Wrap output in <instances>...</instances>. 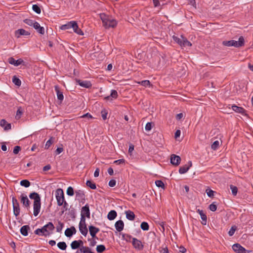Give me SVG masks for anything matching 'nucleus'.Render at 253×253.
I'll use <instances>...</instances> for the list:
<instances>
[{"label":"nucleus","mask_w":253,"mask_h":253,"mask_svg":"<svg viewBox=\"0 0 253 253\" xmlns=\"http://www.w3.org/2000/svg\"><path fill=\"white\" fill-rule=\"evenodd\" d=\"M55 227L53 223L49 222L47 224L44 225L42 228H38L35 231V233L39 236H49Z\"/></svg>","instance_id":"f257e3e1"},{"label":"nucleus","mask_w":253,"mask_h":253,"mask_svg":"<svg viewBox=\"0 0 253 253\" xmlns=\"http://www.w3.org/2000/svg\"><path fill=\"white\" fill-rule=\"evenodd\" d=\"M100 17L102 21L104 27L105 28H115L117 25V22L116 20L112 19L109 16L104 13H101Z\"/></svg>","instance_id":"f03ea898"},{"label":"nucleus","mask_w":253,"mask_h":253,"mask_svg":"<svg viewBox=\"0 0 253 253\" xmlns=\"http://www.w3.org/2000/svg\"><path fill=\"white\" fill-rule=\"evenodd\" d=\"M71 28L73 29L74 32L79 35H83L84 33L78 27L77 22L72 21L68 22L67 24L62 25L60 29L63 30H67Z\"/></svg>","instance_id":"7ed1b4c3"},{"label":"nucleus","mask_w":253,"mask_h":253,"mask_svg":"<svg viewBox=\"0 0 253 253\" xmlns=\"http://www.w3.org/2000/svg\"><path fill=\"white\" fill-rule=\"evenodd\" d=\"M55 197L58 206H61L65 202L63 191L61 188H58L55 192Z\"/></svg>","instance_id":"20e7f679"},{"label":"nucleus","mask_w":253,"mask_h":253,"mask_svg":"<svg viewBox=\"0 0 253 253\" xmlns=\"http://www.w3.org/2000/svg\"><path fill=\"white\" fill-rule=\"evenodd\" d=\"M12 203L13 213L15 216H18L20 214V209L17 200L14 196L12 197Z\"/></svg>","instance_id":"39448f33"},{"label":"nucleus","mask_w":253,"mask_h":253,"mask_svg":"<svg viewBox=\"0 0 253 253\" xmlns=\"http://www.w3.org/2000/svg\"><path fill=\"white\" fill-rule=\"evenodd\" d=\"M232 249L237 253H249L250 251L246 250L239 244H235L232 246Z\"/></svg>","instance_id":"423d86ee"},{"label":"nucleus","mask_w":253,"mask_h":253,"mask_svg":"<svg viewBox=\"0 0 253 253\" xmlns=\"http://www.w3.org/2000/svg\"><path fill=\"white\" fill-rule=\"evenodd\" d=\"M21 202L28 210L30 209V202L26 195L22 194L20 196Z\"/></svg>","instance_id":"0eeeda50"},{"label":"nucleus","mask_w":253,"mask_h":253,"mask_svg":"<svg viewBox=\"0 0 253 253\" xmlns=\"http://www.w3.org/2000/svg\"><path fill=\"white\" fill-rule=\"evenodd\" d=\"M132 244L134 248L137 250L141 251L143 249V245L142 242L136 238H132Z\"/></svg>","instance_id":"6e6552de"},{"label":"nucleus","mask_w":253,"mask_h":253,"mask_svg":"<svg viewBox=\"0 0 253 253\" xmlns=\"http://www.w3.org/2000/svg\"><path fill=\"white\" fill-rule=\"evenodd\" d=\"M75 81L80 86L84 88H89L92 86L91 83L88 81H82L77 79H76Z\"/></svg>","instance_id":"1a4fd4ad"},{"label":"nucleus","mask_w":253,"mask_h":253,"mask_svg":"<svg viewBox=\"0 0 253 253\" xmlns=\"http://www.w3.org/2000/svg\"><path fill=\"white\" fill-rule=\"evenodd\" d=\"M41 207V201L34 202V215L37 216L40 212Z\"/></svg>","instance_id":"9d476101"},{"label":"nucleus","mask_w":253,"mask_h":253,"mask_svg":"<svg viewBox=\"0 0 253 253\" xmlns=\"http://www.w3.org/2000/svg\"><path fill=\"white\" fill-rule=\"evenodd\" d=\"M181 161V158L177 155L175 154H172L170 157V163L171 164L174 166H178Z\"/></svg>","instance_id":"9b49d317"},{"label":"nucleus","mask_w":253,"mask_h":253,"mask_svg":"<svg viewBox=\"0 0 253 253\" xmlns=\"http://www.w3.org/2000/svg\"><path fill=\"white\" fill-rule=\"evenodd\" d=\"M192 166V163L191 161H189L187 164L185 165L180 167L179 169V172L181 174H183L186 172Z\"/></svg>","instance_id":"f8f14e48"},{"label":"nucleus","mask_w":253,"mask_h":253,"mask_svg":"<svg viewBox=\"0 0 253 253\" xmlns=\"http://www.w3.org/2000/svg\"><path fill=\"white\" fill-rule=\"evenodd\" d=\"M8 62L10 64L14 65L15 66H18L22 64L24 61L21 58L16 60L13 57H11L8 59Z\"/></svg>","instance_id":"ddd939ff"},{"label":"nucleus","mask_w":253,"mask_h":253,"mask_svg":"<svg viewBox=\"0 0 253 253\" xmlns=\"http://www.w3.org/2000/svg\"><path fill=\"white\" fill-rule=\"evenodd\" d=\"M30 33L23 29H20L15 31V36L17 38H20L21 36H29Z\"/></svg>","instance_id":"4468645a"},{"label":"nucleus","mask_w":253,"mask_h":253,"mask_svg":"<svg viewBox=\"0 0 253 253\" xmlns=\"http://www.w3.org/2000/svg\"><path fill=\"white\" fill-rule=\"evenodd\" d=\"M232 42H233V46H234V47H239L242 46L244 45V43H245L244 38L243 37L241 36L239 38L238 41L233 40Z\"/></svg>","instance_id":"2eb2a0df"},{"label":"nucleus","mask_w":253,"mask_h":253,"mask_svg":"<svg viewBox=\"0 0 253 253\" xmlns=\"http://www.w3.org/2000/svg\"><path fill=\"white\" fill-rule=\"evenodd\" d=\"M81 215H83L84 217L90 218V211L88 205H85L82 208Z\"/></svg>","instance_id":"dca6fc26"},{"label":"nucleus","mask_w":253,"mask_h":253,"mask_svg":"<svg viewBox=\"0 0 253 253\" xmlns=\"http://www.w3.org/2000/svg\"><path fill=\"white\" fill-rule=\"evenodd\" d=\"M231 108L233 109V110L235 112L240 113L243 115H247L246 113L245 109L241 107H239L235 105H233L231 106Z\"/></svg>","instance_id":"f3484780"},{"label":"nucleus","mask_w":253,"mask_h":253,"mask_svg":"<svg viewBox=\"0 0 253 253\" xmlns=\"http://www.w3.org/2000/svg\"><path fill=\"white\" fill-rule=\"evenodd\" d=\"M115 227L116 230L118 232H121L124 228V223L123 221L119 220L116 222Z\"/></svg>","instance_id":"a211bd4d"},{"label":"nucleus","mask_w":253,"mask_h":253,"mask_svg":"<svg viewBox=\"0 0 253 253\" xmlns=\"http://www.w3.org/2000/svg\"><path fill=\"white\" fill-rule=\"evenodd\" d=\"M88 229L90 234L92 238L95 237L96 236V234L99 231V228L92 225L89 226Z\"/></svg>","instance_id":"6ab92c4d"},{"label":"nucleus","mask_w":253,"mask_h":253,"mask_svg":"<svg viewBox=\"0 0 253 253\" xmlns=\"http://www.w3.org/2000/svg\"><path fill=\"white\" fill-rule=\"evenodd\" d=\"M197 212L200 215L201 218L202 219V224L203 225H206L207 223V215L203 212L202 210L200 209H198L197 210Z\"/></svg>","instance_id":"aec40b11"},{"label":"nucleus","mask_w":253,"mask_h":253,"mask_svg":"<svg viewBox=\"0 0 253 253\" xmlns=\"http://www.w3.org/2000/svg\"><path fill=\"white\" fill-rule=\"evenodd\" d=\"M33 27L37 30V31L39 33L42 35H43L44 34V28L43 27H41L38 22H36V23H34Z\"/></svg>","instance_id":"412c9836"},{"label":"nucleus","mask_w":253,"mask_h":253,"mask_svg":"<svg viewBox=\"0 0 253 253\" xmlns=\"http://www.w3.org/2000/svg\"><path fill=\"white\" fill-rule=\"evenodd\" d=\"M30 229L29 225H24L21 227L20 233L24 236H27L28 235V231Z\"/></svg>","instance_id":"4be33fe9"},{"label":"nucleus","mask_w":253,"mask_h":253,"mask_svg":"<svg viewBox=\"0 0 253 253\" xmlns=\"http://www.w3.org/2000/svg\"><path fill=\"white\" fill-rule=\"evenodd\" d=\"M0 125L2 127H4V130H9L11 129V124L7 123V122L4 119H2L0 121Z\"/></svg>","instance_id":"5701e85b"},{"label":"nucleus","mask_w":253,"mask_h":253,"mask_svg":"<svg viewBox=\"0 0 253 253\" xmlns=\"http://www.w3.org/2000/svg\"><path fill=\"white\" fill-rule=\"evenodd\" d=\"M54 87H55V90L57 94L58 99L60 101H62L64 98V96H63V93L61 91H60L58 86L55 85Z\"/></svg>","instance_id":"b1692460"},{"label":"nucleus","mask_w":253,"mask_h":253,"mask_svg":"<svg viewBox=\"0 0 253 253\" xmlns=\"http://www.w3.org/2000/svg\"><path fill=\"white\" fill-rule=\"evenodd\" d=\"M79 230L81 234L85 237L87 234L88 230L86 225H79Z\"/></svg>","instance_id":"393cba45"},{"label":"nucleus","mask_w":253,"mask_h":253,"mask_svg":"<svg viewBox=\"0 0 253 253\" xmlns=\"http://www.w3.org/2000/svg\"><path fill=\"white\" fill-rule=\"evenodd\" d=\"M117 212L114 210H112L109 212L107 215V218L110 220H114L117 216Z\"/></svg>","instance_id":"a878e982"},{"label":"nucleus","mask_w":253,"mask_h":253,"mask_svg":"<svg viewBox=\"0 0 253 253\" xmlns=\"http://www.w3.org/2000/svg\"><path fill=\"white\" fill-rule=\"evenodd\" d=\"M126 217L129 220H133L135 218V214L133 212L131 211H126Z\"/></svg>","instance_id":"bb28decb"},{"label":"nucleus","mask_w":253,"mask_h":253,"mask_svg":"<svg viewBox=\"0 0 253 253\" xmlns=\"http://www.w3.org/2000/svg\"><path fill=\"white\" fill-rule=\"evenodd\" d=\"M29 197L31 199H34V201L36 202V201L37 200V201H41V198L39 194L36 192L32 193L30 194Z\"/></svg>","instance_id":"cd10ccee"},{"label":"nucleus","mask_w":253,"mask_h":253,"mask_svg":"<svg viewBox=\"0 0 253 253\" xmlns=\"http://www.w3.org/2000/svg\"><path fill=\"white\" fill-rule=\"evenodd\" d=\"M76 197L79 199H83L84 197V192L82 190H78L75 191Z\"/></svg>","instance_id":"c85d7f7f"},{"label":"nucleus","mask_w":253,"mask_h":253,"mask_svg":"<svg viewBox=\"0 0 253 253\" xmlns=\"http://www.w3.org/2000/svg\"><path fill=\"white\" fill-rule=\"evenodd\" d=\"M181 38H182V42L181 45V47L191 46L192 45L191 43L188 41L186 38L183 37L182 36H181Z\"/></svg>","instance_id":"c756f323"},{"label":"nucleus","mask_w":253,"mask_h":253,"mask_svg":"<svg viewBox=\"0 0 253 253\" xmlns=\"http://www.w3.org/2000/svg\"><path fill=\"white\" fill-rule=\"evenodd\" d=\"M71 247L73 250H76L80 248V245L77 240H75L71 243Z\"/></svg>","instance_id":"7c9ffc66"},{"label":"nucleus","mask_w":253,"mask_h":253,"mask_svg":"<svg viewBox=\"0 0 253 253\" xmlns=\"http://www.w3.org/2000/svg\"><path fill=\"white\" fill-rule=\"evenodd\" d=\"M132 238V236L129 234H122V239L127 242H130Z\"/></svg>","instance_id":"2f4dec72"},{"label":"nucleus","mask_w":253,"mask_h":253,"mask_svg":"<svg viewBox=\"0 0 253 253\" xmlns=\"http://www.w3.org/2000/svg\"><path fill=\"white\" fill-rule=\"evenodd\" d=\"M57 247L61 250H65L67 248V245L65 242H60L57 243Z\"/></svg>","instance_id":"473e14b6"},{"label":"nucleus","mask_w":253,"mask_h":253,"mask_svg":"<svg viewBox=\"0 0 253 253\" xmlns=\"http://www.w3.org/2000/svg\"><path fill=\"white\" fill-rule=\"evenodd\" d=\"M141 228L144 231H148L149 229V226L147 222H142L140 225Z\"/></svg>","instance_id":"72a5a7b5"},{"label":"nucleus","mask_w":253,"mask_h":253,"mask_svg":"<svg viewBox=\"0 0 253 253\" xmlns=\"http://www.w3.org/2000/svg\"><path fill=\"white\" fill-rule=\"evenodd\" d=\"M86 184L87 186L90 187L91 189H95L96 188V184L94 182L90 180H87Z\"/></svg>","instance_id":"f704fd0d"},{"label":"nucleus","mask_w":253,"mask_h":253,"mask_svg":"<svg viewBox=\"0 0 253 253\" xmlns=\"http://www.w3.org/2000/svg\"><path fill=\"white\" fill-rule=\"evenodd\" d=\"M112 97L113 98H117L118 97V92L116 90H112L110 96H108L105 97L106 99H109L110 97Z\"/></svg>","instance_id":"c9c22d12"},{"label":"nucleus","mask_w":253,"mask_h":253,"mask_svg":"<svg viewBox=\"0 0 253 253\" xmlns=\"http://www.w3.org/2000/svg\"><path fill=\"white\" fill-rule=\"evenodd\" d=\"M105 249H106L105 247L103 245H98L96 247V251L98 253H103L105 250Z\"/></svg>","instance_id":"e433bc0d"},{"label":"nucleus","mask_w":253,"mask_h":253,"mask_svg":"<svg viewBox=\"0 0 253 253\" xmlns=\"http://www.w3.org/2000/svg\"><path fill=\"white\" fill-rule=\"evenodd\" d=\"M13 83L17 86H20L21 84V82L20 80L17 78L15 76L13 77L12 78Z\"/></svg>","instance_id":"4c0bfd02"},{"label":"nucleus","mask_w":253,"mask_h":253,"mask_svg":"<svg viewBox=\"0 0 253 253\" xmlns=\"http://www.w3.org/2000/svg\"><path fill=\"white\" fill-rule=\"evenodd\" d=\"M54 139V137H51L50 138V139L47 141V142H46V144L45 145V149H48L49 148L50 145L53 143V140Z\"/></svg>","instance_id":"58836bf2"},{"label":"nucleus","mask_w":253,"mask_h":253,"mask_svg":"<svg viewBox=\"0 0 253 253\" xmlns=\"http://www.w3.org/2000/svg\"><path fill=\"white\" fill-rule=\"evenodd\" d=\"M20 185L25 187H28L30 185V182L28 180H22L20 182Z\"/></svg>","instance_id":"ea45409f"},{"label":"nucleus","mask_w":253,"mask_h":253,"mask_svg":"<svg viewBox=\"0 0 253 253\" xmlns=\"http://www.w3.org/2000/svg\"><path fill=\"white\" fill-rule=\"evenodd\" d=\"M230 188L232 191V194L233 196H236L238 192V188L236 186L233 185L230 186Z\"/></svg>","instance_id":"a19ab883"},{"label":"nucleus","mask_w":253,"mask_h":253,"mask_svg":"<svg viewBox=\"0 0 253 253\" xmlns=\"http://www.w3.org/2000/svg\"><path fill=\"white\" fill-rule=\"evenodd\" d=\"M33 10L37 14H40L41 12V10L39 5L37 4H34L32 6Z\"/></svg>","instance_id":"79ce46f5"},{"label":"nucleus","mask_w":253,"mask_h":253,"mask_svg":"<svg viewBox=\"0 0 253 253\" xmlns=\"http://www.w3.org/2000/svg\"><path fill=\"white\" fill-rule=\"evenodd\" d=\"M63 226L64 224L62 222H61V221H58V225L56 226V232H60L62 230Z\"/></svg>","instance_id":"37998d69"},{"label":"nucleus","mask_w":253,"mask_h":253,"mask_svg":"<svg viewBox=\"0 0 253 253\" xmlns=\"http://www.w3.org/2000/svg\"><path fill=\"white\" fill-rule=\"evenodd\" d=\"M67 194L69 196H72L74 194V189L72 187L69 186L66 191Z\"/></svg>","instance_id":"c03bdc74"},{"label":"nucleus","mask_w":253,"mask_h":253,"mask_svg":"<svg viewBox=\"0 0 253 253\" xmlns=\"http://www.w3.org/2000/svg\"><path fill=\"white\" fill-rule=\"evenodd\" d=\"M36 21H33L32 20H31V19H26L25 20H24V22L29 25V26H34V23H36Z\"/></svg>","instance_id":"a18cd8bd"},{"label":"nucleus","mask_w":253,"mask_h":253,"mask_svg":"<svg viewBox=\"0 0 253 253\" xmlns=\"http://www.w3.org/2000/svg\"><path fill=\"white\" fill-rule=\"evenodd\" d=\"M117 181L115 178H112L108 183V185L110 187H114L116 186Z\"/></svg>","instance_id":"49530a36"},{"label":"nucleus","mask_w":253,"mask_h":253,"mask_svg":"<svg viewBox=\"0 0 253 253\" xmlns=\"http://www.w3.org/2000/svg\"><path fill=\"white\" fill-rule=\"evenodd\" d=\"M82 250L83 253H95L92 252L90 248L87 246L82 247Z\"/></svg>","instance_id":"de8ad7c7"},{"label":"nucleus","mask_w":253,"mask_h":253,"mask_svg":"<svg viewBox=\"0 0 253 253\" xmlns=\"http://www.w3.org/2000/svg\"><path fill=\"white\" fill-rule=\"evenodd\" d=\"M156 186L158 187H161L163 189L165 188V185L163 182L161 180H158L155 181Z\"/></svg>","instance_id":"09e8293b"},{"label":"nucleus","mask_w":253,"mask_h":253,"mask_svg":"<svg viewBox=\"0 0 253 253\" xmlns=\"http://www.w3.org/2000/svg\"><path fill=\"white\" fill-rule=\"evenodd\" d=\"M236 229L237 227L236 226H232L228 232V235L230 236H233L234 234Z\"/></svg>","instance_id":"8fccbe9b"},{"label":"nucleus","mask_w":253,"mask_h":253,"mask_svg":"<svg viewBox=\"0 0 253 253\" xmlns=\"http://www.w3.org/2000/svg\"><path fill=\"white\" fill-rule=\"evenodd\" d=\"M69 215L72 218H75L76 217V211L74 209H71L69 210Z\"/></svg>","instance_id":"3c124183"},{"label":"nucleus","mask_w":253,"mask_h":253,"mask_svg":"<svg viewBox=\"0 0 253 253\" xmlns=\"http://www.w3.org/2000/svg\"><path fill=\"white\" fill-rule=\"evenodd\" d=\"M23 114V111L21 109V108H19L16 112V115L15 116V118L16 119H19L21 118V115Z\"/></svg>","instance_id":"603ef678"},{"label":"nucleus","mask_w":253,"mask_h":253,"mask_svg":"<svg viewBox=\"0 0 253 253\" xmlns=\"http://www.w3.org/2000/svg\"><path fill=\"white\" fill-rule=\"evenodd\" d=\"M233 40H231V41H224L223 42H222V44L223 45H225V46H233Z\"/></svg>","instance_id":"864d4df0"},{"label":"nucleus","mask_w":253,"mask_h":253,"mask_svg":"<svg viewBox=\"0 0 253 253\" xmlns=\"http://www.w3.org/2000/svg\"><path fill=\"white\" fill-rule=\"evenodd\" d=\"M65 235L67 237H71L73 235V232H71V228H68L65 231Z\"/></svg>","instance_id":"5fc2aeb1"},{"label":"nucleus","mask_w":253,"mask_h":253,"mask_svg":"<svg viewBox=\"0 0 253 253\" xmlns=\"http://www.w3.org/2000/svg\"><path fill=\"white\" fill-rule=\"evenodd\" d=\"M207 194V195L210 197V198H212L214 196V191H213V190H212L211 189H207L206 191Z\"/></svg>","instance_id":"6e6d98bb"},{"label":"nucleus","mask_w":253,"mask_h":253,"mask_svg":"<svg viewBox=\"0 0 253 253\" xmlns=\"http://www.w3.org/2000/svg\"><path fill=\"white\" fill-rule=\"evenodd\" d=\"M172 39L176 42H177L178 44H179L181 46L182 42V38L180 39L175 36H173L172 37Z\"/></svg>","instance_id":"4d7b16f0"},{"label":"nucleus","mask_w":253,"mask_h":253,"mask_svg":"<svg viewBox=\"0 0 253 253\" xmlns=\"http://www.w3.org/2000/svg\"><path fill=\"white\" fill-rule=\"evenodd\" d=\"M138 83L144 86H147L150 85V82L149 80H144L138 82Z\"/></svg>","instance_id":"13d9d810"},{"label":"nucleus","mask_w":253,"mask_h":253,"mask_svg":"<svg viewBox=\"0 0 253 253\" xmlns=\"http://www.w3.org/2000/svg\"><path fill=\"white\" fill-rule=\"evenodd\" d=\"M219 144V142L218 141L216 140L211 145V149L215 150L217 149V148L218 147Z\"/></svg>","instance_id":"bf43d9fd"},{"label":"nucleus","mask_w":253,"mask_h":253,"mask_svg":"<svg viewBox=\"0 0 253 253\" xmlns=\"http://www.w3.org/2000/svg\"><path fill=\"white\" fill-rule=\"evenodd\" d=\"M213 202L209 206V209L212 211H215L217 209V206Z\"/></svg>","instance_id":"052dcab7"},{"label":"nucleus","mask_w":253,"mask_h":253,"mask_svg":"<svg viewBox=\"0 0 253 253\" xmlns=\"http://www.w3.org/2000/svg\"><path fill=\"white\" fill-rule=\"evenodd\" d=\"M159 252L160 253H169V250L167 247H161L159 249Z\"/></svg>","instance_id":"680f3d73"},{"label":"nucleus","mask_w":253,"mask_h":253,"mask_svg":"<svg viewBox=\"0 0 253 253\" xmlns=\"http://www.w3.org/2000/svg\"><path fill=\"white\" fill-rule=\"evenodd\" d=\"M86 225L85 223V217L83 215H81V220L79 223V225Z\"/></svg>","instance_id":"e2e57ef3"},{"label":"nucleus","mask_w":253,"mask_h":253,"mask_svg":"<svg viewBox=\"0 0 253 253\" xmlns=\"http://www.w3.org/2000/svg\"><path fill=\"white\" fill-rule=\"evenodd\" d=\"M152 123H147L145 126V129L147 131L150 130L152 128Z\"/></svg>","instance_id":"0e129e2a"},{"label":"nucleus","mask_w":253,"mask_h":253,"mask_svg":"<svg viewBox=\"0 0 253 253\" xmlns=\"http://www.w3.org/2000/svg\"><path fill=\"white\" fill-rule=\"evenodd\" d=\"M107 114L108 113L105 110L101 111V116L103 120H105L107 119Z\"/></svg>","instance_id":"69168bd1"},{"label":"nucleus","mask_w":253,"mask_h":253,"mask_svg":"<svg viewBox=\"0 0 253 253\" xmlns=\"http://www.w3.org/2000/svg\"><path fill=\"white\" fill-rule=\"evenodd\" d=\"M20 150L21 147L19 146H16L14 147L13 153L14 154H17Z\"/></svg>","instance_id":"338daca9"},{"label":"nucleus","mask_w":253,"mask_h":253,"mask_svg":"<svg viewBox=\"0 0 253 253\" xmlns=\"http://www.w3.org/2000/svg\"><path fill=\"white\" fill-rule=\"evenodd\" d=\"M125 160L124 159H120L114 161V163L117 165L125 164Z\"/></svg>","instance_id":"774afa93"}]
</instances>
